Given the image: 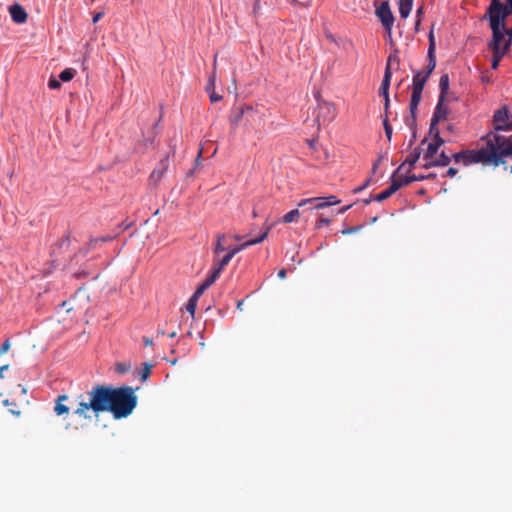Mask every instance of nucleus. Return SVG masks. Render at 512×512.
I'll list each match as a JSON object with an SVG mask.
<instances>
[{
  "label": "nucleus",
  "instance_id": "1",
  "mask_svg": "<svg viewBox=\"0 0 512 512\" xmlns=\"http://www.w3.org/2000/svg\"><path fill=\"white\" fill-rule=\"evenodd\" d=\"M137 405V397L130 386L113 388L111 386L96 385L88 392V401H80L74 413L85 419L101 412L112 413L115 419L128 417Z\"/></svg>",
  "mask_w": 512,
  "mask_h": 512
},
{
  "label": "nucleus",
  "instance_id": "39",
  "mask_svg": "<svg viewBox=\"0 0 512 512\" xmlns=\"http://www.w3.org/2000/svg\"><path fill=\"white\" fill-rule=\"evenodd\" d=\"M325 199V202L327 203V206L330 207V206H333V205H337L340 203V200L334 196V195H330V196H327V197H324Z\"/></svg>",
  "mask_w": 512,
  "mask_h": 512
},
{
  "label": "nucleus",
  "instance_id": "52",
  "mask_svg": "<svg viewBox=\"0 0 512 512\" xmlns=\"http://www.w3.org/2000/svg\"><path fill=\"white\" fill-rule=\"evenodd\" d=\"M369 184V180H366V182L364 184H362L361 186H359L358 188H356L354 190L355 193H359L361 192L362 190H364Z\"/></svg>",
  "mask_w": 512,
  "mask_h": 512
},
{
  "label": "nucleus",
  "instance_id": "53",
  "mask_svg": "<svg viewBox=\"0 0 512 512\" xmlns=\"http://www.w3.org/2000/svg\"><path fill=\"white\" fill-rule=\"evenodd\" d=\"M456 174H457V169H455L453 167H450L447 170V176H449V177H454Z\"/></svg>",
  "mask_w": 512,
  "mask_h": 512
},
{
  "label": "nucleus",
  "instance_id": "62",
  "mask_svg": "<svg viewBox=\"0 0 512 512\" xmlns=\"http://www.w3.org/2000/svg\"><path fill=\"white\" fill-rule=\"evenodd\" d=\"M482 81L488 83L490 80H489V78L483 76Z\"/></svg>",
  "mask_w": 512,
  "mask_h": 512
},
{
  "label": "nucleus",
  "instance_id": "46",
  "mask_svg": "<svg viewBox=\"0 0 512 512\" xmlns=\"http://www.w3.org/2000/svg\"><path fill=\"white\" fill-rule=\"evenodd\" d=\"M253 1H254L253 13H254V15H258L261 11L260 0H253Z\"/></svg>",
  "mask_w": 512,
  "mask_h": 512
},
{
  "label": "nucleus",
  "instance_id": "17",
  "mask_svg": "<svg viewBox=\"0 0 512 512\" xmlns=\"http://www.w3.org/2000/svg\"><path fill=\"white\" fill-rule=\"evenodd\" d=\"M399 189H400V185L391 182L390 186L388 188H386L385 190H383L382 192H380L379 194H377L373 200L377 201V202L384 201L387 198H389L390 196H392Z\"/></svg>",
  "mask_w": 512,
  "mask_h": 512
},
{
  "label": "nucleus",
  "instance_id": "7",
  "mask_svg": "<svg viewBox=\"0 0 512 512\" xmlns=\"http://www.w3.org/2000/svg\"><path fill=\"white\" fill-rule=\"evenodd\" d=\"M376 15L379 17L385 31L391 37L392 26L394 24V16L388 1H383L376 9Z\"/></svg>",
  "mask_w": 512,
  "mask_h": 512
},
{
  "label": "nucleus",
  "instance_id": "41",
  "mask_svg": "<svg viewBox=\"0 0 512 512\" xmlns=\"http://www.w3.org/2000/svg\"><path fill=\"white\" fill-rule=\"evenodd\" d=\"M10 346L11 345L9 339H6L0 346V355L7 353L10 349Z\"/></svg>",
  "mask_w": 512,
  "mask_h": 512
},
{
  "label": "nucleus",
  "instance_id": "55",
  "mask_svg": "<svg viewBox=\"0 0 512 512\" xmlns=\"http://www.w3.org/2000/svg\"><path fill=\"white\" fill-rule=\"evenodd\" d=\"M278 277L280 279H284L286 277V270L285 269H282L278 272Z\"/></svg>",
  "mask_w": 512,
  "mask_h": 512
},
{
  "label": "nucleus",
  "instance_id": "10",
  "mask_svg": "<svg viewBox=\"0 0 512 512\" xmlns=\"http://www.w3.org/2000/svg\"><path fill=\"white\" fill-rule=\"evenodd\" d=\"M306 205H311L308 208L309 210L324 209V208L328 207L327 203L325 202L324 197H312V198L302 199L297 204V206L299 208L304 207Z\"/></svg>",
  "mask_w": 512,
  "mask_h": 512
},
{
  "label": "nucleus",
  "instance_id": "33",
  "mask_svg": "<svg viewBox=\"0 0 512 512\" xmlns=\"http://www.w3.org/2000/svg\"><path fill=\"white\" fill-rule=\"evenodd\" d=\"M151 368H152L151 364H148V363L143 364V368H142L141 376H140L142 381L147 380V378L149 377V375L151 373Z\"/></svg>",
  "mask_w": 512,
  "mask_h": 512
},
{
  "label": "nucleus",
  "instance_id": "43",
  "mask_svg": "<svg viewBox=\"0 0 512 512\" xmlns=\"http://www.w3.org/2000/svg\"><path fill=\"white\" fill-rule=\"evenodd\" d=\"M113 238H114L113 236L95 238L90 241V245H95L99 241L108 242V241H111Z\"/></svg>",
  "mask_w": 512,
  "mask_h": 512
},
{
  "label": "nucleus",
  "instance_id": "2",
  "mask_svg": "<svg viewBox=\"0 0 512 512\" xmlns=\"http://www.w3.org/2000/svg\"><path fill=\"white\" fill-rule=\"evenodd\" d=\"M480 142L476 149L455 153L454 161L465 166L483 163L497 167L504 163L506 157L512 156V138L489 132L480 139Z\"/></svg>",
  "mask_w": 512,
  "mask_h": 512
},
{
  "label": "nucleus",
  "instance_id": "32",
  "mask_svg": "<svg viewBox=\"0 0 512 512\" xmlns=\"http://www.w3.org/2000/svg\"><path fill=\"white\" fill-rule=\"evenodd\" d=\"M391 78H392V72L389 71V69H385L381 87H384V89H389L390 83H391Z\"/></svg>",
  "mask_w": 512,
  "mask_h": 512
},
{
  "label": "nucleus",
  "instance_id": "61",
  "mask_svg": "<svg viewBox=\"0 0 512 512\" xmlns=\"http://www.w3.org/2000/svg\"><path fill=\"white\" fill-rule=\"evenodd\" d=\"M371 201H372V199H371V198H368V199H365V200H364V203H365L366 205H368V204H370V203H371Z\"/></svg>",
  "mask_w": 512,
  "mask_h": 512
},
{
  "label": "nucleus",
  "instance_id": "20",
  "mask_svg": "<svg viewBox=\"0 0 512 512\" xmlns=\"http://www.w3.org/2000/svg\"><path fill=\"white\" fill-rule=\"evenodd\" d=\"M492 52V61H491V68L497 69L499 67V64L502 60V58L509 52L505 51V49L497 50V49H489Z\"/></svg>",
  "mask_w": 512,
  "mask_h": 512
},
{
  "label": "nucleus",
  "instance_id": "37",
  "mask_svg": "<svg viewBox=\"0 0 512 512\" xmlns=\"http://www.w3.org/2000/svg\"><path fill=\"white\" fill-rule=\"evenodd\" d=\"M434 51H435L434 36H433V33L430 32V35H429L428 57H435Z\"/></svg>",
  "mask_w": 512,
  "mask_h": 512
},
{
  "label": "nucleus",
  "instance_id": "35",
  "mask_svg": "<svg viewBox=\"0 0 512 512\" xmlns=\"http://www.w3.org/2000/svg\"><path fill=\"white\" fill-rule=\"evenodd\" d=\"M409 176H410V180H411V183H412V182H415V181H423V180H425V179H428V178L434 177L435 175H434V174H428V175H424V174H419V175L412 174V175H409Z\"/></svg>",
  "mask_w": 512,
  "mask_h": 512
},
{
  "label": "nucleus",
  "instance_id": "63",
  "mask_svg": "<svg viewBox=\"0 0 512 512\" xmlns=\"http://www.w3.org/2000/svg\"><path fill=\"white\" fill-rule=\"evenodd\" d=\"M175 336H176V332H171V333L169 334V337H170V338H174Z\"/></svg>",
  "mask_w": 512,
  "mask_h": 512
},
{
  "label": "nucleus",
  "instance_id": "64",
  "mask_svg": "<svg viewBox=\"0 0 512 512\" xmlns=\"http://www.w3.org/2000/svg\"><path fill=\"white\" fill-rule=\"evenodd\" d=\"M508 3L506 5H512V0H506Z\"/></svg>",
  "mask_w": 512,
  "mask_h": 512
},
{
  "label": "nucleus",
  "instance_id": "44",
  "mask_svg": "<svg viewBox=\"0 0 512 512\" xmlns=\"http://www.w3.org/2000/svg\"><path fill=\"white\" fill-rule=\"evenodd\" d=\"M208 93H209L211 102H218L222 99V96L216 94L214 90H212L211 92H208Z\"/></svg>",
  "mask_w": 512,
  "mask_h": 512
},
{
  "label": "nucleus",
  "instance_id": "13",
  "mask_svg": "<svg viewBox=\"0 0 512 512\" xmlns=\"http://www.w3.org/2000/svg\"><path fill=\"white\" fill-rule=\"evenodd\" d=\"M168 166V157L161 159L158 166L152 171L150 175L151 180L157 183L162 178L164 173L167 171Z\"/></svg>",
  "mask_w": 512,
  "mask_h": 512
},
{
  "label": "nucleus",
  "instance_id": "18",
  "mask_svg": "<svg viewBox=\"0 0 512 512\" xmlns=\"http://www.w3.org/2000/svg\"><path fill=\"white\" fill-rule=\"evenodd\" d=\"M255 114V108L249 105L241 106L238 113L232 118V123L237 125L245 115Z\"/></svg>",
  "mask_w": 512,
  "mask_h": 512
},
{
  "label": "nucleus",
  "instance_id": "25",
  "mask_svg": "<svg viewBox=\"0 0 512 512\" xmlns=\"http://www.w3.org/2000/svg\"><path fill=\"white\" fill-rule=\"evenodd\" d=\"M399 173L400 172L396 173V171L393 173V175L391 176L392 183H396V184L400 185V188L411 183L409 175L403 176V175H400Z\"/></svg>",
  "mask_w": 512,
  "mask_h": 512
},
{
  "label": "nucleus",
  "instance_id": "30",
  "mask_svg": "<svg viewBox=\"0 0 512 512\" xmlns=\"http://www.w3.org/2000/svg\"><path fill=\"white\" fill-rule=\"evenodd\" d=\"M74 76H75V70L72 68H67L59 74V79L63 82H68V81L72 80L74 78Z\"/></svg>",
  "mask_w": 512,
  "mask_h": 512
},
{
  "label": "nucleus",
  "instance_id": "47",
  "mask_svg": "<svg viewBox=\"0 0 512 512\" xmlns=\"http://www.w3.org/2000/svg\"><path fill=\"white\" fill-rule=\"evenodd\" d=\"M501 6L505 8V19L512 14V5H504L501 3Z\"/></svg>",
  "mask_w": 512,
  "mask_h": 512
},
{
  "label": "nucleus",
  "instance_id": "36",
  "mask_svg": "<svg viewBox=\"0 0 512 512\" xmlns=\"http://www.w3.org/2000/svg\"><path fill=\"white\" fill-rule=\"evenodd\" d=\"M379 94L384 97V99H385L384 106H385V109L387 110L388 106H389V102H390V99H389V89H384V87L380 86Z\"/></svg>",
  "mask_w": 512,
  "mask_h": 512
},
{
  "label": "nucleus",
  "instance_id": "6",
  "mask_svg": "<svg viewBox=\"0 0 512 512\" xmlns=\"http://www.w3.org/2000/svg\"><path fill=\"white\" fill-rule=\"evenodd\" d=\"M494 133L498 131H512V116L506 106L498 109L493 116Z\"/></svg>",
  "mask_w": 512,
  "mask_h": 512
},
{
  "label": "nucleus",
  "instance_id": "40",
  "mask_svg": "<svg viewBox=\"0 0 512 512\" xmlns=\"http://www.w3.org/2000/svg\"><path fill=\"white\" fill-rule=\"evenodd\" d=\"M61 84H60V81L57 80L56 78L54 77H51L48 81V87L50 89H58L60 88Z\"/></svg>",
  "mask_w": 512,
  "mask_h": 512
},
{
  "label": "nucleus",
  "instance_id": "60",
  "mask_svg": "<svg viewBox=\"0 0 512 512\" xmlns=\"http://www.w3.org/2000/svg\"><path fill=\"white\" fill-rule=\"evenodd\" d=\"M121 227H122L123 229H128V228L130 227V224L122 223V224H121Z\"/></svg>",
  "mask_w": 512,
  "mask_h": 512
},
{
  "label": "nucleus",
  "instance_id": "11",
  "mask_svg": "<svg viewBox=\"0 0 512 512\" xmlns=\"http://www.w3.org/2000/svg\"><path fill=\"white\" fill-rule=\"evenodd\" d=\"M11 19L17 24H23L27 20V13L20 4H13L9 7Z\"/></svg>",
  "mask_w": 512,
  "mask_h": 512
},
{
  "label": "nucleus",
  "instance_id": "38",
  "mask_svg": "<svg viewBox=\"0 0 512 512\" xmlns=\"http://www.w3.org/2000/svg\"><path fill=\"white\" fill-rule=\"evenodd\" d=\"M313 0H293L294 6L308 8L312 5Z\"/></svg>",
  "mask_w": 512,
  "mask_h": 512
},
{
  "label": "nucleus",
  "instance_id": "31",
  "mask_svg": "<svg viewBox=\"0 0 512 512\" xmlns=\"http://www.w3.org/2000/svg\"><path fill=\"white\" fill-rule=\"evenodd\" d=\"M245 120L247 123H249L251 125L255 124L256 122H258V124H260V122L262 120V116L255 109V114L245 115Z\"/></svg>",
  "mask_w": 512,
  "mask_h": 512
},
{
  "label": "nucleus",
  "instance_id": "23",
  "mask_svg": "<svg viewBox=\"0 0 512 512\" xmlns=\"http://www.w3.org/2000/svg\"><path fill=\"white\" fill-rule=\"evenodd\" d=\"M67 399H68V397L66 395L58 396L55 407H54V411L57 415L67 414L69 412L68 406L61 403L62 401H65Z\"/></svg>",
  "mask_w": 512,
  "mask_h": 512
},
{
  "label": "nucleus",
  "instance_id": "12",
  "mask_svg": "<svg viewBox=\"0 0 512 512\" xmlns=\"http://www.w3.org/2000/svg\"><path fill=\"white\" fill-rule=\"evenodd\" d=\"M421 156V148L420 147H416L414 148L410 154L408 155V157L406 158V160L404 161V163H402L396 170V173L397 172H400L406 165H408V170H411L415 164L417 163V161L419 160Z\"/></svg>",
  "mask_w": 512,
  "mask_h": 512
},
{
  "label": "nucleus",
  "instance_id": "50",
  "mask_svg": "<svg viewBox=\"0 0 512 512\" xmlns=\"http://www.w3.org/2000/svg\"><path fill=\"white\" fill-rule=\"evenodd\" d=\"M359 229H360V227H352V228L344 229L342 231V233L343 234H351V233L358 231Z\"/></svg>",
  "mask_w": 512,
  "mask_h": 512
},
{
  "label": "nucleus",
  "instance_id": "45",
  "mask_svg": "<svg viewBox=\"0 0 512 512\" xmlns=\"http://www.w3.org/2000/svg\"><path fill=\"white\" fill-rule=\"evenodd\" d=\"M384 129L388 139H391L392 127L388 124L387 120H384Z\"/></svg>",
  "mask_w": 512,
  "mask_h": 512
},
{
  "label": "nucleus",
  "instance_id": "19",
  "mask_svg": "<svg viewBox=\"0 0 512 512\" xmlns=\"http://www.w3.org/2000/svg\"><path fill=\"white\" fill-rule=\"evenodd\" d=\"M399 14L401 18H407L412 10L413 0H398Z\"/></svg>",
  "mask_w": 512,
  "mask_h": 512
},
{
  "label": "nucleus",
  "instance_id": "8",
  "mask_svg": "<svg viewBox=\"0 0 512 512\" xmlns=\"http://www.w3.org/2000/svg\"><path fill=\"white\" fill-rule=\"evenodd\" d=\"M433 139L428 143L426 151L423 154V164H427V162H431L435 155L437 154L439 148L445 143L444 139L440 136V131H434V133H429Z\"/></svg>",
  "mask_w": 512,
  "mask_h": 512
},
{
  "label": "nucleus",
  "instance_id": "49",
  "mask_svg": "<svg viewBox=\"0 0 512 512\" xmlns=\"http://www.w3.org/2000/svg\"><path fill=\"white\" fill-rule=\"evenodd\" d=\"M104 16V12H97L94 16H93V23H97L102 17Z\"/></svg>",
  "mask_w": 512,
  "mask_h": 512
},
{
  "label": "nucleus",
  "instance_id": "27",
  "mask_svg": "<svg viewBox=\"0 0 512 512\" xmlns=\"http://www.w3.org/2000/svg\"><path fill=\"white\" fill-rule=\"evenodd\" d=\"M300 214L301 213H300L299 209H293L283 216V222L284 223H292L300 217Z\"/></svg>",
  "mask_w": 512,
  "mask_h": 512
},
{
  "label": "nucleus",
  "instance_id": "54",
  "mask_svg": "<svg viewBox=\"0 0 512 512\" xmlns=\"http://www.w3.org/2000/svg\"><path fill=\"white\" fill-rule=\"evenodd\" d=\"M143 343L145 346H152L153 345V340L149 337H144L143 338Z\"/></svg>",
  "mask_w": 512,
  "mask_h": 512
},
{
  "label": "nucleus",
  "instance_id": "28",
  "mask_svg": "<svg viewBox=\"0 0 512 512\" xmlns=\"http://www.w3.org/2000/svg\"><path fill=\"white\" fill-rule=\"evenodd\" d=\"M225 240V235L224 234H218L217 235V241L215 243V246H214V254L218 255L219 253L223 252L226 250V248L223 246V241Z\"/></svg>",
  "mask_w": 512,
  "mask_h": 512
},
{
  "label": "nucleus",
  "instance_id": "56",
  "mask_svg": "<svg viewBox=\"0 0 512 512\" xmlns=\"http://www.w3.org/2000/svg\"><path fill=\"white\" fill-rule=\"evenodd\" d=\"M8 368V365L0 366V378H3V371L7 370Z\"/></svg>",
  "mask_w": 512,
  "mask_h": 512
},
{
  "label": "nucleus",
  "instance_id": "58",
  "mask_svg": "<svg viewBox=\"0 0 512 512\" xmlns=\"http://www.w3.org/2000/svg\"><path fill=\"white\" fill-rule=\"evenodd\" d=\"M117 371L123 373L126 371V368L122 364H119L117 366Z\"/></svg>",
  "mask_w": 512,
  "mask_h": 512
},
{
  "label": "nucleus",
  "instance_id": "34",
  "mask_svg": "<svg viewBox=\"0 0 512 512\" xmlns=\"http://www.w3.org/2000/svg\"><path fill=\"white\" fill-rule=\"evenodd\" d=\"M436 67V59L435 57H428L427 70L424 72L427 76H430L433 70Z\"/></svg>",
  "mask_w": 512,
  "mask_h": 512
},
{
  "label": "nucleus",
  "instance_id": "42",
  "mask_svg": "<svg viewBox=\"0 0 512 512\" xmlns=\"http://www.w3.org/2000/svg\"><path fill=\"white\" fill-rule=\"evenodd\" d=\"M330 222H331V220H330V219H328V218H323V217H322V218H320V219L317 221V223H316V228H318V229H319V228H322V227H324V226H327V225H329V224H330Z\"/></svg>",
  "mask_w": 512,
  "mask_h": 512
},
{
  "label": "nucleus",
  "instance_id": "22",
  "mask_svg": "<svg viewBox=\"0 0 512 512\" xmlns=\"http://www.w3.org/2000/svg\"><path fill=\"white\" fill-rule=\"evenodd\" d=\"M400 59L398 51L395 50L392 52L387 59V64L385 69H389L392 72L393 69H397L399 67Z\"/></svg>",
  "mask_w": 512,
  "mask_h": 512
},
{
  "label": "nucleus",
  "instance_id": "5",
  "mask_svg": "<svg viewBox=\"0 0 512 512\" xmlns=\"http://www.w3.org/2000/svg\"><path fill=\"white\" fill-rule=\"evenodd\" d=\"M318 126L330 123L336 116L335 107L329 102H319L314 112Z\"/></svg>",
  "mask_w": 512,
  "mask_h": 512
},
{
  "label": "nucleus",
  "instance_id": "3",
  "mask_svg": "<svg viewBox=\"0 0 512 512\" xmlns=\"http://www.w3.org/2000/svg\"><path fill=\"white\" fill-rule=\"evenodd\" d=\"M484 18L489 19V26L492 32L491 39L487 43L488 49H505V51H509V40H506L505 8L501 6L500 0H491Z\"/></svg>",
  "mask_w": 512,
  "mask_h": 512
},
{
  "label": "nucleus",
  "instance_id": "15",
  "mask_svg": "<svg viewBox=\"0 0 512 512\" xmlns=\"http://www.w3.org/2000/svg\"><path fill=\"white\" fill-rule=\"evenodd\" d=\"M218 276L211 271V274L205 279V281L195 290L193 293L194 298H199L203 295L206 289H208L216 280Z\"/></svg>",
  "mask_w": 512,
  "mask_h": 512
},
{
  "label": "nucleus",
  "instance_id": "24",
  "mask_svg": "<svg viewBox=\"0 0 512 512\" xmlns=\"http://www.w3.org/2000/svg\"><path fill=\"white\" fill-rule=\"evenodd\" d=\"M439 88H440L439 98L445 99V95H446V93L449 90V76H448V74H443L440 77Z\"/></svg>",
  "mask_w": 512,
  "mask_h": 512
},
{
  "label": "nucleus",
  "instance_id": "29",
  "mask_svg": "<svg viewBox=\"0 0 512 512\" xmlns=\"http://www.w3.org/2000/svg\"><path fill=\"white\" fill-rule=\"evenodd\" d=\"M199 298H194V295L189 298L188 303L186 305V311L191 314L192 317L195 315L197 303Z\"/></svg>",
  "mask_w": 512,
  "mask_h": 512
},
{
  "label": "nucleus",
  "instance_id": "14",
  "mask_svg": "<svg viewBox=\"0 0 512 512\" xmlns=\"http://www.w3.org/2000/svg\"><path fill=\"white\" fill-rule=\"evenodd\" d=\"M450 163V157L447 156L444 152H441L439 155H435V158L431 162H427V164H422L423 168H431L438 166H447Z\"/></svg>",
  "mask_w": 512,
  "mask_h": 512
},
{
  "label": "nucleus",
  "instance_id": "21",
  "mask_svg": "<svg viewBox=\"0 0 512 512\" xmlns=\"http://www.w3.org/2000/svg\"><path fill=\"white\" fill-rule=\"evenodd\" d=\"M269 231H270V227H267L263 232L262 234L257 237V238H254V239H251V240H248L242 244H240V249L245 250L246 248L252 246V245H256L258 243H261L269 234Z\"/></svg>",
  "mask_w": 512,
  "mask_h": 512
},
{
  "label": "nucleus",
  "instance_id": "51",
  "mask_svg": "<svg viewBox=\"0 0 512 512\" xmlns=\"http://www.w3.org/2000/svg\"><path fill=\"white\" fill-rule=\"evenodd\" d=\"M506 40H509V48H510L511 44H512V28H507Z\"/></svg>",
  "mask_w": 512,
  "mask_h": 512
},
{
  "label": "nucleus",
  "instance_id": "57",
  "mask_svg": "<svg viewBox=\"0 0 512 512\" xmlns=\"http://www.w3.org/2000/svg\"><path fill=\"white\" fill-rule=\"evenodd\" d=\"M445 130L449 131V132H453L454 130V127L453 125L451 124H446L445 127H444Z\"/></svg>",
  "mask_w": 512,
  "mask_h": 512
},
{
  "label": "nucleus",
  "instance_id": "16",
  "mask_svg": "<svg viewBox=\"0 0 512 512\" xmlns=\"http://www.w3.org/2000/svg\"><path fill=\"white\" fill-rule=\"evenodd\" d=\"M232 258L233 256L228 252L222 259H214L212 272L219 277L224 267L228 265Z\"/></svg>",
  "mask_w": 512,
  "mask_h": 512
},
{
  "label": "nucleus",
  "instance_id": "48",
  "mask_svg": "<svg viewBox=\"0 0 512 512\" xmlns=\"http://www.w3.org/2000/svg\"><path fill=\"white\" fill-rule=\"evenodd\" d=\"M241 251H242V249H240V245H238V246L230 248L228 252H229V254H231L234 257L237 253H239Z\"/></svg>",
  "mask_w": 512,
  "mask_h": 512
},
{
  "label": "nucleus",
  "instance_id": "4",
  "mask_svg": "<svg viewBox=\"0 0 512 512\" xmlns=\"http://www.w3.org/2000/svg\"><path fill=\"white\" fill-rule=\"evenodd\" d=\"M428 78L429 76H427L423 71H416L413 76L411 99L409 104L410 113L413 119L415 118L418 105L421 101L422 92Z\"/></svg>",
  "mask_w": 512,
  "mask_h": 512
},
{
  "label": "nucleus",
  "instance_id": "9",
  "mask_svg": "<svg viewBox=\"0 0 512 512\" xmlns=\"http://www.w3.org/2000/svg\"><path fill=\"white\" fill-rule=\"evenodd\" d=\"M448 113L449 110L444 105V99L439 98L431 119L429 133H434V131H440L437 126L440 121L446 120Z\"/></svg>",
  "mask_w": 512,
  "mask_h": 512
},
{
  "label": "nucleus",
  "instance_id": "59",
  "mask_svg": "<svg viewBox=\"0 0 512 512\" xmlns=\"http://www.w3.org/2000/svg\"><path fill=\"white\" fill-rule=\"evenodd\" d=\"M350 207H351L350 205L345 206V207L341 208L339 212H340V213H344V212H346Z\"/></svg>",
  "mask_w": 512,
  "mask_h": 512
},
{
  "label": "nucleus",
  "instance_id": "26",
  "mask_svg": "<svg viewBox=\"0 0 512 512\" xmlns=\"http://www.w3.org/2000/svg\"><path fill=\"white\" fill-rule=\"evenodd\" d=\"M216 63H217V55L214 57V70L211 76L209 77L208 83L206 85V91L211 92L215 89V83H216Z\"/></svg>",
  "mask_w": 512,
  "mask_h": 512
}]
</instances>
